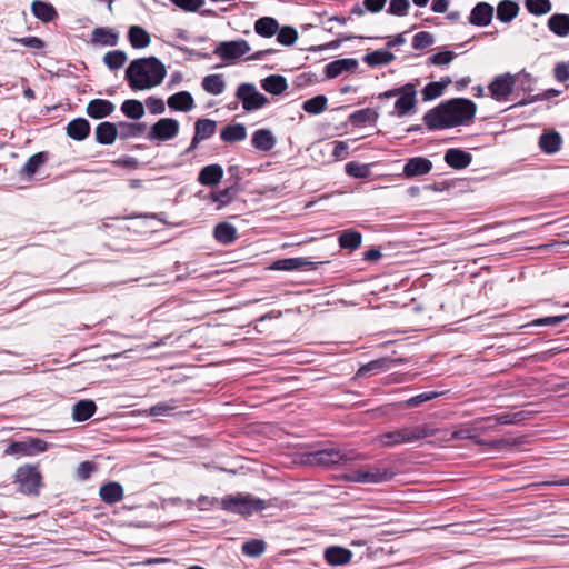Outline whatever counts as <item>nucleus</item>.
<instances>
[{
	"mask_svg": "<svg viewBox=\"0 0 569 569\" xmlns=\"http://www.w3.org/2000/svg\"><path fill=\"white\" fill-rule=\"evenodd\" d=\"M477 107L468 99L457 98L428 111L423 121L429 129H446L465 124L475 117Z\"/></svg>",
	"mask_w": 569,
	"mask_h": 569,
	"instance_id": "obj_1",
	"label": "nucleus"
},
{
	"mask_svg": "<svg viewBox=\"0 0 569 569\" xmlns=\"http://www.w3.org/2000/svg\"><path fill=\"white\" fill-rule=\"evenodd\" d=\"M167 74L164 64L154 57L133 60L126 70L132 90H148L159 86Z\"/></svg>",
	"mask_w": 569,
	"mask_h": 569,
	"instance_id": "obj_2",
	"label": "nucleus"
},
{
	"mask_svg": "<svg viewBox=\"0 0 569 569\" xmlns=\"http://www.w3.org/2000/svg\"><path fill=\"white\" fill-rule=\"evenodd\" d=\"M437 430L430 428L428 425L422 423L418 426H403L396 430L381 433L378 439L385 447H395L405 443H412L420 439L435 436Z\"/></svg>",
	"mask_w": 569,
	"mask_h": 569,
	"instance_id": "obj_3",
	"label": "nucleus"
},
{
	"mask_svg": "<svg viewBox=\"0 0 569 569\" xmlns=\"http://www.w3.org/2000/svg\"><path fill=\"white\" fill-rule=\"evenodd\" d=\"M220 506L224 511L247 517L266 509L270 505L266 500L251 495L237 493L223 497L220 500Z\"/></svg>",
	"mask_w": 569,
	"mask_h": 569,
	"instance_id": "obj_4",
	"label": "nucleus"
},
{
	"mask_svg": "<svg viewBox=\"0 0 569 569\" xmlns=\"http://www.w3.org/2000/svg\"><path fill=\"white\" fill-rule=\"evenodd\" d=\"M393 477L395 471L391 468L381 466H367L362 469L353 470L342 476L347 481L367 485L387 482Z\"/></svg>",
	"mask_w": 569,
	"mask_h": 569,
	"instance_id": "obj_5",
	"label": "nucleus"
},
{
	"mask_svg": "<svg viewBox=\"0 0 569 569\" xmlns=\"http://www.w3.org/2000/svg\"><path fill=\"white\" fill-rule=\"evenodd\" d=\"M356 459H365V457L355 451L340 450L337 448H326L308 455L309 463L326 467L336 463H347Z\"/></svg>",
	"mask_w": 569,
	"mask_h": 569,
	"instance_id": "obj_6",
	"label": "nucleus"
},
{
	"mask_svg": "<svg viewBox=\"0 0 569 569\" xmlns=\"http://www.w3.org/2000/svg\"><path fill=\"white\" fill-rule=\"evenodd\" d=\"M16 482L21 492L37 495L41 486V473L36 466L23 465L16 471Z\"/></svg>",
	"mask_w": 569,
	"mask_h": 569,
	"instance_id": "obj_7",
	"label": "nucleus"
},
{
	"mask_svg": "<svg viewBox=\"0 0 569 569\" xmlns=\"http://www.w3.org/2000/svg\"><path fill=\"white\" fill-rule=\"evenodd\" d=\"M236 97L248 112L261 109L269 102L268 98L260 93L252 83H241L237 89Z\"/></svg>",
	"mask_w": 569,
	"mask_h": 569,
	"instance_id": "obj_8",
	"label": "nucleus"
},
{
	"mask_svg": "<svg viewBox=\"0 0 569 569\" xmlns=\"http://www.w3.org/2000/svg\"><path fill=\"white\" fill-rule=\"evenodd\" d=\"M249 43L243 40H234V41H222L216 48L213 53L220 57L224 61H232L240 59L246 56L250 51Z\"/></svg>",
	"mask_w": 569,
	"mask_h": 569,
	"instance_id": "obj_9",
	"label": "nucleus"
},
{
	"mask_svg": "<svg viewBox=\"0 0 569 569\" xmlns=\"http://www.w3.org/2000/svg\"><path fill=\"white\" fill-rule=\"evenodd\" d=\"M49 445L39 438H29L24 441H14L4 450V455L34 456L47 451Z\"/></svg>",
	"mask_w": 569,
	"mask_h": 569,
	"instance_id": "obj_10",
	"label": "nucleus"
},
{
	"mask_svg": "<svg viewBox=\"0 0 569 569\" xmlns=\"http://www.w3.org/2000/svg\"><path fill=\"white\" fill-rule=\"evenodd\" d=\"M179 128V122L176 119L162 118L150 128L148 138L160 141L170 140L178 134Z\"/></svg>",
	"mask_w": 569,
	"mask_h": 569,
	"instance_id": "obj_11",
	"label": "nucleus"
},
{
	"mask_svg": "<svg viewBox=\"0 0 569 569\" xmlns=\"http://www.w3.org/2000/svg\"><path fill=\"white\" fill-rule=\"evenodd\" d=\"M217 122L211 119H198L194 123V136L191 140L190 146L186 149L184 153H191L194 151L199 143L203 140L209 139L216 133Z\"/></svg>",
	"mask_w": 569,
	"mask_h": 569,
	"instance_id": "obj_12",
	"label": "nucleus"
},
{
	"mask_svg": "<svg viewBox=\"0 0 569 569\" xmlns=\"http://www.w3.org/2000/svg\"><path fill=\"white\" fill-rule=\"evenodd\" d=\"M515 83L516 78L510 73L496 77L489 86L491 97L497 101L506 100L511 94Z\"/></svg>",
	"mask_w": 569,
	"mask_h": 569,
	"instance_id": "obj_13",
	"label": "nucleus"
},
{
	"mask_svg": "<svg viewBox=\"0 0 569 569\" xmlns=\"http://www.w3.org/2000/svg\"><path fill=\"white\" fill-rule=\"evenodd\" d=\"M416 93V88L412 83H407L401 87V92L395 102L396 114L398 117H405L415 109Z\"/></svg>",
	"mask_w": 569,
	"mask_h": 569,
	"instance_id": "obj_14",
	"label": "nucleus"
},
{
	"mask_svg": "<svg viewBox=\"0 0 569 569\" xmlns=\"http://www.w3.org/2000/svg\"><path fill=\"white\" fill-rule=\"evenodd\" d=\"M432 169V162L422 157H415L407 161L403 167V176L407 178H413L418 176H425Z\"/></svg>",
	"mask_w": 569,
	"mask_h": 569,
	"instance_id": "obj_15",
	"label": "nucleus"
},
{
	"mask_svg": "<svg viewBox=\"0 0 569 569\" xmlns=\"http://www.w3.org/2000/svg\"><path fill=\"white\" fill-rule=\"evenodd\" d=\"M493 17V7L487 2H479L471 10L469 22L477 27L488 26Z\"/></svg>",
	"mask_w": 569,
	"mask_h": 569,
	"instance_id": "obj_16",
	"label": "nucleus"
},
{
	"mask_svg": "<svg viewBox=\"0 0 569 569\" xmlns=\"http://www.w3.org/2000/svg\"><path fill=\"white\" fill-rule=\"evenodd\" d=\"M251 143L257 150L269 152L274 148L277 139L271 130L258 129L252 133Z\"/></svg>",
	"mask_w": 569,
	"mask_h": 569,
	"instance_id": "obj_17",
	"label": "nucleus"
},
{
	"mask_svg": "<svg viewBox=\"0 0 569 569\" xmlns=\"http://www.w3.org/2000/svg\"><path fill=\"white\" fill-rule=\"evenodd\" d=\"M358 64V61L353 58L338 59L326 66L325 73L327 78H336L343 72L355 71Z\"/></svg>",
	"mask_w": 569,
	"mask_h": 569,
	"instance_id": "obj_18",
	"label": "nucleus"
},
{
	"mask_svg": "<svg viewBox=\"0 0 569 569\" xmlns=\"http://www.w3.org/2000/svg\"><path fill=\"white\" fill-rule=\"evenodd\" d=\"M167 103L168 107L174 111L188 112L194 108V100L188 91H180L170 96Z\"/></svg>",
	"mask_w": 569,
	"mask_h": 569,
	"instance_id": "obj_19",
	"label": "nucleus"
},
{
	"mask_svg": "<svg viewBox=\"0 0 569 569\" xmlns=\"http://www.w3.org/2000/svg\"><path fill=\"white\" fill-rule=\"evenodd\" d=\"M325 559L331 566H343L351 561L352 552L349 549L332 546L325 550Z\"/></svg>",
	"mask_w": 569,
	"mask_h": 569,
	"instance_id": "obj_20",
	"label": "nucleus"
},
{
	"mask_svg": "<svg viewBox=\"0 0 569 569\" xmlns=\"http://www.w3.org/2000/svg\"><path fill=\"white\" fill-rule=\"evenodd\" d=\"M472 157L461 149H449L445 153L446 163L453 169H465L471 163Z\"/></svg>",
	"mask_w": 569,
	"mask_h": 569,
	"instance_id": "obj_21",
	"label": "nucleus"
},
{
	"mask_svg": "<svg viewBox=\"0 0 569 569\" xmlns=\"http://www.w3.org/2000/svg\"><path fill=\"white\" fill-rule=\"evenodd\" d=\"M562 144V138L557 131H546L539 138V148L547 154L558 152Z\"/></svg>",
	"mask_w": 569,
	"mask_h": 569,
	"instance_id": "obj_22",
	"label": "nucleus"
},
{
	"mask_svg": "<svg viewBox=\"0 0 569 569\" xmlns=\"http://www.w3.org/2000/svg\"><path fill=\"white\" fill-rule=\"evenodd\" d=\"M114 111V104L104 99H93L87 106V114L93 119H101Z\"/></svg>",
	"mask_w": 569,
	"mask_h": 569,
	"instance_id": "obj_23",
	"label": "nucleus"
},
{
	"mask_svg": "<svg viewBox=\"0 0 569 569\" xmlns=\"http://www.w3.org/2000/svg\"><path fill=\"white\" fill-rule=\"evenodd\" d=\"M223 177V169L220 164H209L203 167L198 176V182L202 186L218 184Z\"/></svg>",
	"mask_w": 569,
	"mask_h": 569,
	"instance_id": "obj_24",
	"label": "nucleus"
},
{
	"mask_svg": "<svg viewBox=\"0 0 569 569\" xmlns=\"http://www.w3.org/2000/svg\"><path fill=\"white\" fill-rule=\"evenodd\" d=\"M31 11L43 23L51 22L58 17V12L51 3L40 0H34L31 3Z\"/></svg>",
	"mask_w": 569,
	"mask_h": 569,
	"instance_id": "obj_25",
	"label": "nucleus"
},
{
	"mask_svg": "<svg viewBox=\"0 0 569 569\" xmlns=\"http://www.w3.org/2000/svg\"><path fill=\"white\" fill-rule=\"evenodd\" d=\"M96 140L100 144H112L118 137V126L111 122H101L97 126Z\"/></svg>",
	"mask_w": 569,
	"mask_h": 569,
	"instance_id": "obj_26",
	"label": "nucleus"
},
{
	"mask_svg": "<svg viewBox=\"0 0 569 569\" xmlns=\"http://www.w3.org/2000/svg\"><path fill=\"white\" fill-rule=\"evenodd\" d=\"M66 130L71 139L82 141L90 133V123L83 118H77L68 123Z\"/></svg>",
	"mask_w": 569,
	"mask_h": 569,
	"instance_id": "obj_27",
	"label": "nucleus"
},
{
	"mask_svg": "<svg viewBox=\"0 0 569 569\" xmlns=\"http://www.w3.org/2000/svg\"><path fill=\"white\" fill-rule=\"evenodd\" d=\"M101 500L106 503L113 505L122 500L123 489L118 482H108L100 488Z\"/></svg>",
	"mask_w": 569,
	"mask_h": 569,
	"instance_id": "obj_28",
	"label": "nucleus"
},
{
	"mask_svg": "<svg viewBox=\"0 0 569 569\" xmlns=\"http://www.w3.org/2000/svg\"><path fill=\"white\" fill-rule=\"evenodd\" d=\"M128 39L134 49H144L151 42L150 34L140 26H131L129 28Z\"/></svg>",
	"mask_w": 569,
	"mask_h": 569,
	"instance_id": "obj_29",
	"label": "nucleus"
},
{
	"mask_svg": "<svg viewBox=\"0 0 569 569\" xmlns=\"http://www.w3.org/2000/svg\"><path fill=\"white\" fill-rule=\"evenodd\" d=\"M202 89L212 96H219L226 90V81L222 74H208L202 79Z\"/></svg>",
	"mask_w": 569,
	"mask_h": 569,
	"instance_id": "obj_30",
	"label": "nucleus"
},
{
	"mask_svg": "<svg viewBox=\"0 0 569 569\" xmlns=\"http://www.w3.org/2000/svg\"><path fill=\"white\" fill-rule=\"evenodd\" d=\"M261 87L264 91L278 96L287 90L288 83L284 77L271 74L261 81Z\"/></svg>",
	"mask_w": 569,
	"mask_h": 569,
	"instance_id": "obj_31",
	"label": "nucleus"
},
{
	"mask_svg": "<svg viewBox=\"0 0 569 569\" xmlns=\"http://www.w3.org/2000/svg\"><path fill=\"white\" fill-rule=\"evenodd\" d=\"M97 410V406L92 400H80L72 409V418L78 422H82L91 418Z\"/></svg>",
	"mask_w": 569,
	"mask_h": 569,
	"instance_id": "obj_32",
	"label": "nucleus"
},
{
	"mask_svg": "<svg viewBox=\"0 0 569 569\" xmlns=\"http://www.w3.org/2000/svg\"><path fill=\"white\" fill-rule=\"evenodd\" d=\"M312 262L307 258H287L274 261L270 269L271 270H282V271H292L302 269L305 267L311 266Z\"/></svg>",
	"mask_w": 569,
	"mask_h": 569,
	"instance_id": "obj_33",
	"label": "nucleus"
},
{
	"mask_svg": "<svg viewBox=\"0 0 569 569\" xmlns=\"http://www.w3.org/2000/svg\"><path fill=\"white\" fill-rule=\"evenodd\" d=\"M213 236L222 244H230L237 239V229L233 224L221 222L216 226Z\"/></svg>",
	"mask_w": 569,
	"mask_h": 569,
	"instance_id": "obj_34",
	"label": "nucleus"
},
{
	"mask_svg": "<svg viewBox=\"0 0 569 569\" xmlns=\"http://www.w3.org/2000/svg\"><path fill=\"white\" fill-rule=\"evenodd\" d=\"M279 30V23L274 18L262 17L254 22V31L264 38L274 36Z\"/></svg>",
	"mask_w": 569,
	"mask_h": 569,
	"instance_id": "obj_35",
	"label": "nucleus"
},
{
	"mask_svg": "<svg viewBox=\"0 0 569 569\" xmlns=\"http://www.w3.org/2000/svg\"><path fill=\"white\" fill-rule=\"evenodd\" d=\"M246 137L247 130L241 123L226 126L220 132V138L224 142L242 141Z\"/></svg>",
	"mask_w": 569,
	"mask_h": 569,
	"instance_id": "obj_36",
	"label": "nucleus"
},
{
	"mask_svg": "<svg viewBox=\"0 0 569 569\" xmlns=\"http://www.w3.org/2000/svg\"><path fill=\"white\" fill-rule=\"evenodd\" d=\"M549 29L559 37L569 34V14L556 13L548 20Z\"/></svg>",
	"mask_w": 569,
	"mask_h": 569,
	"instance_id": "obj_37",
	"label": "nucleus"
},
{
	"mask_svg": "<svg viewBox=\"0 0 569 569\" xmlns=\"http://www.w3.org/2000/svg\"><path fill=\"white\" fill-rule=\"evenodd\" d=\"M395 54L388 49L375 50L363 57V61L370 67L383 66L392 62Z\"/></svg>",
	"mask_w": 569,
	"mask_h": 569,
	"instance_id": "obj_38",
	"label": "nucleus"
},
{
	"mask_svg": "<svg viewBox=\"0 0 569 569\" xmlns=\"http://www.w3.org/2000/svg\"><path fill=\"white\" fill-rule=\"evenodd\" d=\"M519 12V6L511 0H503L497 7V18L505 23L513 20Z\"/></svg>",
	"mask_w": 569,
	"mask_h": 569,
	"instance_id": "obj_39",
	"label": "nucleus"
},
{
	"mask_svg": "<svg viewBox=\"0 0 569 569\" xmlns=\"http://www.w3.org/2000/svg\"><path fill=\"white\" fill-rule=\"evenodd\" d=\"M119 36L112 30L106 28H96L92 31V42L101 46H116L118 43Z\"/></svg>",
	"mask_w": 569,
	"mask_h": 569,
	"instance_id": "obj_40",
	"label": "nucleus"
},
{
	"mask_svg": "<svg viewBox=\"0 0 569 569\" xmlns=\"http://www.w3.org/2000/svg\"><path fill=\"white\" fill-rule=\"evenodd\" d=\"M121 111L130 119L139 120L144 116L143 103L139 100L129 99L121 104Z\"/></svg>",
	"mask_w": 569,
	"mask_h": 569,
	"instance_id": "obj_41",
	"label": "nucleus"
},
{
	"mask_svg": "<svg viewBox=\"0 0 569 569\" xmlns=\"http://www.w3.org/2000/svg\"><path fill=\"white\" fill-rule=\"evenodd\" d=\"M450 83L451 79L449 78L442 81L429 82L422 90L423 100L428 101L440 97Z\"/></svg>",
	"mask_w": 569,
	"mask_h": 569,
	"instance_id": "obj_42",
	"label": "nucleus"
},
{
	"mask_svg": "<svg viewBox=\"0 0 569 569\" xmlns=\"http://www.w3.org/2000/svg\"><path fill=\"white\" fill-rule=\"evenodd\" d=\"M392 362H393V360H391L389 358H380V359L372 360V361L363 365L362 367H360L357 372V376L362 377L370 371L378 372V371L389 370L391 368Z\"/></svg>",
	"mask_w": 569,
	"mask_h": 569,
	"instance_id": "obj_43",
	"label": "nucleus"
},
{
	"mask_svg": "<svg viewBox=\"0 0 569 569\" xmlns=\"http://www.w3.org/2000/svg\"><path fill=\"white\" fill-rule=\"evenodd\" d=\"M362 236L358 231H343L339 236V244L342 249L356 250L360 247Z\"/></svg>",
	"mask_w": 569,
	"mask_h": 569,
	"instance_id": "obj_44",
	"label": "nucleus"
},
{
	"mask_svg": "<svg viewBox=\"0 0 569 569\" xmlns=\"http://www.w3.org/2000/svg\"><path fill=\"white\" fill-rule=\"evenodd\" d=\"M127 60L128 57L122 50L109 51L103 57V62L111 70L120 69Z\"/></svg>",
	"mask_w": 569,
	"mask_h": 569,
	"instance_id": "obj_45",
	"label": "nucleus"
},
{
	"mask_svg": "<svg viewBox=\"0 0 569 569\" xmlns=\"http://www.w3.org/2000/svg\"><path fill=\"white\" fill-rule=\"evenodd\" d=\"M327 108V98L325 96H317L303 102L302 109L310 114H319Z\"/></svg>",
	"mask_w": 569,
	"mask_h": 569,
	"instance_id": "obj_46",
	"label": "nucleus"
},
{
	"mask_svg": "<svg viewBox=\"0 0 569 569\" xmlns=\"http://www.w3.org/2000/svg\"><path fill=\"white\" fill-rule=\"evenodd\" d=\"M234 193L233 188H226L220 191L210 192L209 199L212 202L218 203L217 209H221L232 201Z\"/></svg>",
	"mask_w": 569,
	"mask_h": 569,
	"instance_id": "obj_47",
	"label": "nucleus"
},
{
	"mask_svg": "<svg viewBox=\"0 0 569 569\" xmlns=\"http://www.w3.org/2000/svg\"><path fill=\"white\" fill-rule=\"evenodd\" d=\"M178 408L177 401L171 399L169 401L159 402L149 409L150 416L168 417Z\"/></svg>",
	"mask_w": 569,
	"mask_h": 569,
	"instance_id": "obj_48",
	"label": "nucleus"
},
{
	"mask_svg": "<svg viewBox=\"0 0 569 569\" xmlns=\"http://www.w3.org/2000/svg\"><path fill=\"white\" fill-rule=\"evenodd\" d=\"M277 34V40L279 43L283 46H292L298 39V32L292 27H279Z\"/></svg>",
	"mask_w": 569,
	"mask_h": 569,
	"instance_id": "obj_49",
	"label": "nucleus"
},
{
	"mask_svg": "<svg viewBox=\"0 0 569 569\" xmlns=\"http://www.w3.org/2000/svg\"><path fill=\"white\" fill-rule=\"evenodd\" d=\"M527 10L536 16L546 14L551 11L549 0H526Z\"/></svg>",
	"mask_w": 569,
	"mask_h": 569,
	"instance_id": "obj_50",
	"label": "nucleus"
},
{
	"mask_svg": "<svg viewBox=\"0 0 569 569\" xmlns=\"http://www.w3.org/2000/svg\"><path fill=\"white\" fill-rule=\"evenodd\" d=\"M242 552L250 557H259L264 552L266 543L262 540L252 539L242 545Z\"/></svg>",
	"mask_w": 569,
	"mask_h": 569,
	"instance_id": "obj_51",
	"label": "nucleus"
},
{
	"mask_svg": "<svg viewBox=\"0 0 569 569\" xmlns=\"http://www.w3.org/2000/svg\"><path fill=\"white\" fill-rule=\"evenodd\" d=\"M46 162V156L42 152L31 156L22 168V172L28 176L34 174L38 169Z\"/></svg>",
	"mask_w": 569,
	"mask_h": 569,
	"instance_id": "obj_52",
	"label": "nucleus"
},
{
	"mask_svg": "<svg viewBox=\"0 0 569 569\" xmlns=\"http://www.w3.org/2000/svg\"><path fill=\"white\" fill-rule=\"evenodd\" d=\"M120 136L122 138L137 137L144 130L143 123L119 122Z\"/></svg>",
	"mask_w": 569,
	"mask_h": 569,
	"instance_id": "obj_53",
	"label": "nucleus"
},
{
	"mask_svg": "<svg viewBox=\"0 0 569 569\" xmlns=\"http://www.w3.org/2000/svg\"><path fill=\"white\" fill-rule=\"evenodd\" d=\"M345 169L346 173L353 178H366L369 176L368 164L351 161L346 164Z\"/></svg>",
	"mask_w": 569,
	"mask_h": 569,
	"instance_id": "obj_54",
	"label": "nucleus"
},
{
	"mask_svg": "<svg viewBox=\"0 0 569 569\" xmlns=\"http://www.w3.org/2000/svg\"><path fill=\"white\" fill-rule=\"evenodd\" d=\"M523 418L522 412L502 413L493 417H488L485 420L488 422L495 421V425H512Z\"/></svg>",
	"mask_w": 569,
	"mask_h": 569,
	"instance_id": "obj_55",
	"label": "nucleus"
},
{
	"mask_svg": "<svg viewBox=\"0 0 569 569\" xmlns=\"http://www.w3.org/2000/svg\"><path fill=\"white\" fill-rule=\"evenodd\" d=\"M433 43V36L427 31H420L412 39V48L416 50L425 49Z\"/></svg>",
	"mask_w": 569,
	"mask_h": 569,
	"instance_id": "obj_56",
	"label": "nucleus"
},
{
	"mask_svg": "<svg viewBox=\"0 0 569 569\" xmlns=\"http://www.w3.org/2000/svg\"><path fill=\"white\" fill-rule=\"evenodd\" d=\"M410 7L409 0H390L387 12L392 16H406Z\"/></svg>",
	"mask_w": 569,
	"mask_h": 569,
	"instance_id": "obj_57",
	"label": "nucleus"
},
{
	"mask_svg": "<svg viewBox=\"0 0 569 569\" xmlns=\"http://www.w3.org/2000/svg\"><path fill=\"white\" fill-rule=\"evenodd\" d=\"M174 6L186 12H197L203 4L204 0H170Z\"/></svg>",
	"mask_w": 569,
	"mask_h": 569,
	"instance_id": "obj_58",
	"label": "nucleus"
},
{
	"mask_svg": "<svg viewBox=\"0 0 569 569\" xmlns=\"http://www.w3.org/2000/svg\"><path fill=\"white\" fill-rule=\"evenodd\" d=\"M455 58V53L452 51H441V52H438V53H435L432 54L430 58H429V62L431 64H436V66H446V64H449Z\"/></svg>",
	"mask_w": 569,
	"mask_h": 569,
	"instance_id": "obj_59",
	"label": "nucleus"
},
{
	"mask_svg": "<svg viewBox=\"0 0 569 569\" xmlns=\"http://www.w3.org/2000/svg\"><path fill=\"white\" fill-rule=\"evenodd\" d=\"M440 393L436 391H429V392H422L420 395H417L415 397H411L406 401V405L408 407H417L426 401L432 400L437 398Z\"/></svg>",
	"mask_w": 569,
	"mask_h": 569,
	"instance_id": "obj_60",
	"label": "nucleus"
},
{
	"mask_svg": "<svg viewBox=\"0 0 569 569\" xmlns=\"http://www.w3.org/2000/svg\"><path fill=\"white\" fill-rule=\"evenodd\" d=\"M450 439H472L476 443L483 445V441L477 438V429H460L451 433Z\"/></svg>",
	"mask_w": 569,
	"mask_h": 569,
	"instance_id": "obj_61",
	"label": "nucleus"
},
{
	"mask_svg": "<svg viewBox=\"0 0 569 569\" xmlns=\"http://www.w3.org/2000/svg\"><path fill=\"white\" fill-rule=\"evenodd\" d=\"M146 106H147L148 110L150 111V113H152V114H161L166 110L164 102L160 98L149 97L146 100Z\"/></svg>",
	"mask_w": 569,
	"mask_h": 569,
	"instance_id": "obj_62",
	"label": "nucleus"
},
{
	"mask_svg": "<svg viewBox=\"0 0 569 569\" xmlns=\"http://www.w3.org/2000/svg\"><path fill=\"white\" fill-rule=\"evenodd\" d=\"M349 146L346 141H335L332 157L336 161H341L348 157Z\"/></svg>",
	"mask_w": 569,
	"mask_h": 569,
	"instance_id": "obj_63",
	"label": "nucleus"
},
{
	"mask_svg": "<svg viewBox=\"0 0 569 569\" xmlns=\"http://www.w3.org/2000/svg\"><path fill=\"white\" fill-rule=\"evenodd\" d=\"M218 502V499L209 496H200L196 502L189 501V505L197 506L202 511H208L214 507Z\"/></svg>",
	"mask_w": 569,
	"mask_h": 569,
	"instance_id": "obj_64",
	"label": "nucleus"
}]
</instances>
